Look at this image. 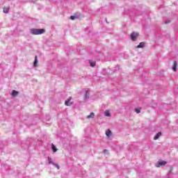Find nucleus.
<instances>
[{
    "label": "nucleus",
    "mask_w": 178,
    "mask_h": 178,
    "mask_svg": "<svg viewBox=\"0 0 178 178\" xmlns=\"http://www.w3.org/2000/svg\"><path fill=\"white\" fill-rule=\"evenodd\" d=\"M106 151H108V150H106V149H104V152H106Z\"/></svg>",
    "instance_id": "obj_22"
},
{
    "label": "nucleus",
    "mask_w": 178,
    "mask_h": 178,
    "mask_svg": "<svg viewBox=\"0 0 178 178\" xmlns=\"http://www.w3.org/2000/svg\"><path fill=\"white\" fill-rule=\"evenodd\" d=\"M31 34H33V35H40L41 34H44L45 33V29H31L30 30Z\"/></svg>",
    "instance_id": "obj_1"
},
{
    "label": "nucleus",
    "mask_w": 178,
    "mask_h": 178,
    "mask_svg": "<svg viewBox=\"0 0 178 178\" xmlns=\"http://www.w3.org/2000/svg\"><path fill=\"white\" fill-rule=\"evenodd\" d=\"M71 20H76L77 19V17L76 15H72L70 17Z\"/></svg>",
    "instance_id": "obj_18"
},
{
    "label": "nucleus",
    "mask_w": 178,
    "mask_h": 178,
    "mask_svg": "<svg viewBox=\"0 0 178 178\" xmlns=\"http://www.w3.org/2000/svg\"><path fill=\"white\" fill-rule=\"evenodd\" d=\"M70 99H72V97H70L65 102V105H66V106H71V105H73V103L70 102Z\"/></svg>",
    "instance_id": "obj_3"
},
{
    "label": "nucleus",
    "mask_w": 178,
    "mask_h": 178,
    "mask_svg": "<svg viewBox=\"0 0 178 178\" xmlns=\"http://www.w3.org/2000/svg\"><path fill=\"white\" fill-rule=\"evenodd\" d=\"M106 136L108 137V138H110L111 136H112V131H111L110 129H108L106 131Z\"/></svg>",
    "instance_id": "obj_7"
},
{
    "label": "nucleus",
    "mask_w": 178,
    "mask_h": 178,
    "mask_svg": "<svg viewBox=\"0 0 178 178\" xmlns=\"http://www.w3.org/2000/svg\"><path fill=\"white\" fill-rule=\"evenodd\" d=\"M165 24H169V23H170V20L169 19H167L165 22Z\"/></svg>",
    "instance_id": "obj_21"
},
{
    "label": "nucleus",
    "mask_w": 178,
    "mask_h": 178,
    "mask_svg": "<svg viewBox=\"0 0 178 178\" xmlns=\"http://www.w3.org/2000/svg\"><path fill=\"white\" fill-rule=\"evenodd\" d=\"M47 159L49 164L54 165V163H55L52 161V159H51V157H48Z\"/></svg>",
    "instance_id": "obj_17"
},
{
    "label": "nucleus",
    "mask_w": 178,
    "mask_h": 178,
    "mask_svg": "<svg viewBox=\"0 0 178 178\" xmlns=\"http://www.w3.org/2000/svg\"><path fill=\"white\" fill-rule=\"evenodd\" d=\"M166 165V161H160L156 164V168H160V166H165Z\"/></svg>",
    "instance_id": "obj_4"
},
{
    "label": "nucleus",
    "mask_w": 178,
    "mask_h": 178,
    "mask_svg": "<svg viewBox=\"0 0 178 178\" xmlns=\"http://www.w3.org/2000/svg\"><path fill=\"white\" fill-rule=\"evenodd\" d=\"M54 166H55L58 170H59L60 168L59 167V165L56 164V163H53Z\"/></svg>",
    "instance_id": "obj_19"
},
{
    "label": "nucleus",
    "mask_w": 178,
    "mask_h": 178,
    "mask_svg": "<svg viewBox=\"0 0 178 178\" xmlns=\"http://www.w3.org/2000/svg\"><path fill=\"white\" fill-rule=\"evenodd\" d=\"M138 33L132 32L131 34V40L132 41H137V38H138Z\"/></svg>",
    "instance_id": "obj_2"
},
{
    "label": "nucleus",
    "mask_w": 178,
    "mask_h": 178,
    "mask_svg": "<svg viewBox=\"0 0 178 178\" xmlns=\"http://www.w3.org/2000/svg\"><path fill=\"white\" fill-rule=\"evenodd\" d=\"M161 136H162V133L159 132L157 134H156V136L154 137V140H158V138H159V137H161Z\"/></svg>",
    "instance_id": "obj_12"
},
{
    "label": "nucleus",
    "mask_w": 178,
    "mask_h": 178,
    "mask_svg": "<svg viewBox=\"0 0 178 178\" xmlns=\"http://www.w3.org/2000/svg\"><path fill=\"white\" fill-rule=\"evenodd\" d=\"M9 9H10V8H9V7H3V13H9Z\"/></svg>",
    "instance_id": "obj_10"
},
{
    "label": "nucleus",
    "mask_w": 178,
    "mask_h": 178,
    "mask_svg": "<svg viewBox=\"0 0 178 178\" xmlns=\"http://www.w3.org/2000/svg\"><path fill=\"white\" fill-rule=\"evenodd\" d=\"M172 70L174 72H177V61H175L174 64L172 65Z\"/></svg>",
    "instance_id": "obj_6"
},
{
    "label": "nucleus",
    "mask_w": 178,
    "mask_h": 178,
    "mask_svg": "<svg viewBox=\"0 0 178 178\" xmlns=\"http://www.w3.org/2000/svg\"><path fill=\"white\" fill-rule=\"evenodd\" d=\"M51 149L54 152H56V151H58V148H56V146L54 144H51Z\"/></svg>",
    "instance_id": "obj_14"
},
{
    "label": "nucleus",
    "mask_w": 178,
    "mask_h": 178,
    "mask_svg": "<svg viewBox=\"0 0 178 178\" xmlns=\"http://www.w3.org/2000/svg\"><path fill=\"white\" fill-rule=\"evenodd\" d=\"M85 99H88L90 98V90H87L84 94Z\"/></svg>",
    "instance_id": "obj_5"
},
{
    "label": "nucleus",
    "mask_w": 178,
    "mask_h": 178,
    "mask_svg": "<svg viewBox=\"0 0 178 178\" xmlns=\"http://www.w3.org/2000/svg\"><path fill=\"white\" fill-rule=\"evenodd\" d=\"M95 116V113L92 112L89 115L86 117V119H94Z\"/></svg>",
    "instance_id": "obj_8"
},
{
    "label": "nucleus",
    "mask_w": 178,
    "mask_h": 178,
    "mask_svg": "<svg viewBox=\"0 0 178 178\" xmlns=\"http://www.w3.org/2000/svg\"><path fill=\"white\" fill-rule=\"evenodd\" d=\"M144 47H145V42H140V43L136 47V48H144Z\"/></svg>",
    "instance_id": "obj_13"
},
{
    "label": "nucleus",
    "mask_w": 178,
    "mask_h": 178,
    "mask_svg": "<svg viewBox=\"0 0 178 178\" xmlns=\"http://www.w3.org/2000/svg\"><path fill=\"white\" fill-rule=\"evenodd\" d=\"M104 115L107 118H109L111 116V113L109 112V111L106 110V111H104Z\"/></svg>",
    "instance_id": "obj_16"
},
{
    "label": "nucleus",
    "mask_w": 178,
    "mask_h": 178,
    "mask_svg": "<svg viewBox=\"0 0 178 178\" xmlns=\"http://www.w3.org/2000/svg\"><path fill=\"white\" fill-rule=\"evenodd\" d=\"M37 63H38V56H35V60H34V62H33V66L35 67H36Z\"/></svg>",
    "instance_id": "obj_9"
},
{
    "label": "nucleus",
    "mask_w": 178,
    "mask_h": 178,
    "mask_svg": "<svg viewBox=\"0 0 178 178\" xmlns=\"http://www.w3.org/2000/svg\"><path fill=\"white\" fill-rule=\"evenodd\" d=\"M11 95L13 97H17V95H19V92L16 90H13Z\"/></svg>",
    "instance_id": "obj_11"
},
{
    "label": "nucleus",
    "mask_w": 178,
    "mask_h": 178,
    "mask_svg": "<svg viewBox=\"0 0 178 178\" xmlns=\"http://www.w3.org/2000/svg\"><path fill=\"white\" fill-rule=\"evenodd\" d=\"M89 63H90V66H91V67H95V66L96 65L95 61L89 60Z\"/></svg>",
    "instance_id": "obj_15"
},
{
    "label": "nucleus",
    "mask_w": 178,
    "mask_h": 178,
    "mask_svg": "<svg viewBox=\"0 0 178 178\" xmlns=\"http://www.w3.org/2000/svg\"><path fill=\"white\" fill-rule=\"evenodd\" d=\"M135 111L136 112V113H140V112H141V111L139 108H136Z\"/></svg>",
    "instance_id": "obj_20"
}]
</instances>
